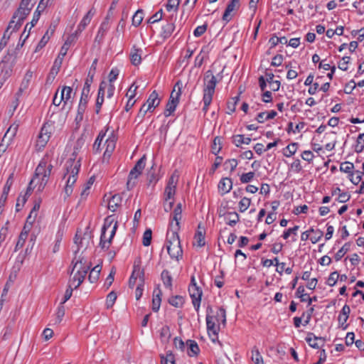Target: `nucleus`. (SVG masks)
<instances>
[{"mask_svg":"<svg viewBox=\"0 0 364 364\" xmlns=\"http://www.w3.org/2000/svg\"><path fill=\"white\" fill-rule=\"evenodd\" d=\"M180 4V0H168L166 4V10L169 12H176Z\"/></svg>","mask_w":364,"mask_h":364,"instance_id":"nucleus-41","label":"nucleus"},{"mask_svg":"<svg viewBox=\"0 0 364 364\" xmlns=\"http://www.w3.org/2000/svg\"><path fill=\"white\" fill-rule=\"evenodd\" d=\"M181 203H179L176 205V208L173 210V220L176 221L175 225H173L172 223L170 224V230H176L178 231L180 230V220L182 218V208Z\"/></svg>","mask_w":364,"mask_h":364,"instance_id":"nucleus-15","label":"nucleus"},{"mask_svg":"<svg viewBox=\"0 0 364 364\" xmlns=\"http://www.w3.org/2000/svg\"><path fill=\"white\" fill-rule=\"evenodd\" d=\"M176 193V188L170 186H166L164 191L165 200L167 201L173 197Z\"/></svg>","mask_w":364,"mask_h":364,"instance_id":"nucleus-64","label":"nucleus"},{"mask_svg":"<svg viewBox=\"0 0 364 364\" xmlns=\"http://www.w3.org/2000/svg\"><path fill=\"white\" fill-rule=\"evenodd\" d=\"M80 264V267L84 266H90L91 267V264H87L86 262V260L84 259V257H80L78 259L76 258V256L73 258L72 261V264L73 265L71 273L73 272L75 268L77 266V264Z\"/></svg>","mask_w":364,"mask_h":364,"instance_id":"nucleus-53","label":"nucleus"},{"mask_svg":"<svg viewBox=\"0 0 364 364\" xmlns=\"http://www.w3.org/2000/svg\"><path fill=\"white\" fill-rule=\"evenodd\" d=\"M114 218L112 215H109L107 217L105 220L104 225L102 228V237H104V233L106 232V230L111 227L112 224L114 223Z\"/></svg>","mask_w":364,"mask_h":364,"instance_id":"nucleus-54","label":"nucleus"},{"mask_svg":"<svg viewBox=\"0 0 364 364\" xmlns=\"http://www.w3.org/2000/svg\"><path fill=\"white\" fill-rule=\"evenodd\" d=\"M105 132H103L102 131H101L100 132V134H98L97 139H95V141L94 142V144H93V150L96 152H98L100 151L101 148H100V146H101V143L105 136Z\"/></svg>","mask_w":364,"mask_h":364,"instance_id":"nucleus-47","label":"nucleus"},{"mask_svg":"<svg viewBox=\"0 0 364 364\" xmlns=\"http://www.w3.org/2000/svg\"><path fill=\"white\" fill-rule=\"evenodd\" d=\"M90 269V266L80 267V269L74 275L73 279L70 281L72 285L74 286V289H77L83 282L87 272Z\"/></svg>","mask_w":364,"mask_h":364,"instance_id":"nucleus-11","label":"nucleus"},{"mask_svg":"<svg viewBox=\"0 0 364 364\" xmlns=\"http://www.w3.org/2000/svg\"><path fill=\"white\" fill-rule=\"evenodd\" d=\"M107 87V84L106 82L102 81L100 84L99 90H98V95L97 97L96 101V105H95V112L96 114H99L102 105L104 102V95L105 93V88Z\"/></svg>","mask_w":364,"mask_h":364,"instance_id":"nucleus-16","label":"nucleus"},{"mask_svg":"<svg viewBox=\"0 0 364 364\" xmlns=\"http://www.w3.org/2000/svg\"><path fill=\"white\" fill-rule=\"evenodd\" d=\"M117 299V294L112 291L108 294L106 299V306L107 309L112 307Z\"/></svg>","mask_w":364,"mask_h":364,"instance_id":"nucleus-55","label":"nucleus"},{"mask_svg":"<svg viewBox=\"0 0 364 364\" xmlns=\"http://www.w3.org/2000/svg\"><path fill=\"white\" fill-rule=\"evenodd\" d=\"M49 139L50 138L47 136H43L39 134L36 141V146H38L39 149L44 148Z\"/></svg>","mask_w":364,"mask_h":364,"instance_id":"nucleus-56","label":"nucleus"},{"mask_svg":"<svg viewBox=\"0 0 364 364\" xmlns=\"http://www.w3.org/2000/svg\"><path fill=\"white\" fill-rule=\"evenodd\" d=\"M188 291L192 299L193 305L196 311H198L202 296V289L198 287H188Z\"/></svg>","mask_w":364,"mask_h":364,"instance_id":"nucleus-12","label":"nucleus"},{"mask_svg":"<svg viewBox=\"0 0 364 364\" xmlns=\"http://www.w3.org/2000/svg\"><path fill=\"white\" fill-rule=\"evenodd\" d=\"M178 232L176 230H168L166 245L171 258L175 259L177 261L183 257V250Z\"/></svg>","mask_w":364,"mask_h":364,"instance_id":"nucleus-1","label":"nucleus"},{"mask_svg":"<svg viewBox=\"0 0 364 364\" xmlns=\"http://www.w3.org/2000/svg\"><path fill=\"white\" fill-rule=\"evenodd\" d=\"M12 55L9 53V56H5L0 62V80L2 81H6L12 74L13 64L9 62Z\"/></svg>","mask_w":364,"mask_h":364,"instance_id":"nucleus-8","label":"nucleus"},{"mask_svg":"<svg viewBox=\"0 0 364 364\" xmlns=\"http://www.w3.org/2000/svg\"><path fill=\"white\" fill-rule=\"evenodd\" d=\"M255 172L250 171L248 173H242L240 176V181L242 183H247L250 182L255 177Z\"/></svg>","mask_w":364,"mask_h":364,"instance_id":"nucleus-59","label":"nucleus"},{"mask_svg":"<svg viewBox=\"0 0 364 364\" xmlns=\"http://www.w3.org/2000/svg\"><path fill=\"white\" fill-rule=\"evenodd\" d=\"M160 99H159V95L156 90H154L149 95L146 102L144 103L147 107H149L150 110L157 107L159 105Z\"/></svg>","mask_w":364,"mask_h":364,"instance_id":"nucleus-22","label":"nucleus"},{"mask_svg":"<svg viewBox=\"0 0 364 364\" xmlns=\"http://www.w3.org/2000/svg\"><path fill=\"white\" fill-rule=\"evenodd\" d=\"M148 183L147 185L155 186L156 183L160 179L161 176L159 175V168H157L155 164H154L148 170L146 173Z\"/></svg>","mask_w":364,"mask_h":364,"instance_id":"nucleus-14","label":"nucleus"},{"mask_svg":"<svg viewBox=\"0 0 364 364\" xmlns=\"http://www.w3.org/2000/svg\"><path fill=\"white\" fill-rule=\"evenodd\" d=\"M27 231H21L18 236V240L15 247V251H17L18 249L21 248L23 246L26 240L27 239Z\"/></svg>","mask_w":364,"mask_h":364,"instance_id":"nucleus-48","label":"nucleus"},{"mask_svg":"<svg viewBox=\"0 0 364 364\" xmlns=\"http://www.w3.org/2000/svg\"><path fill=\"white\" fill-rule=\"evenodd\" d=\"M12 326L10 324H8L2 331L1 341H6L9 338L10 336L12 334Z\"/></svg>","mask_w":364,"mask_h":364,"instance_id":"nucleus-61","label":"nucleus"},{"mask_svg":"<svg viewBox=\"0 0 364 364\" xmlns=\"http://www.w3.org/2000/svg\"><path fill=\"white\" fill-rule=\"evenodd\" d=\"M146 156L144 155L135 164L134 166L130 171L127 182V188L132 190L136 186V180L141 174L146 164Z\"/></svg>","mask_w":364,"mask_h":364,"instance_id":"nucleus-4","label":"nucleus"},{"mask_svg":"<svg viewBox=\"0 0 364 364\" xmlns=\"http://www.w3.org/2000/svg\"><path fill=\"white\" fill-rule=\"evenodd\" d=\"M250 204H251L250 198H248L247 197L242 198L239 203L240 211L241 213L245 212L250 207Z\"/></svg>","mask_w":364,"mask_h":364,"instance_id":"nucleus-52","label":"nucleus"},{"mask_svg":"<svg viewBox=\"0 0 364 364\" xmlns=\"http://www.w3.org/2000/svg\"><path fill=\"white\" fill-rule=\"evenodd\" d=\"M161 295L162 292L159 288V285L154 289L153 292V299H152V311L154 312H158L161 302Z\"/></svg>","mask_w":364,"mask_h":364,"instance_id":"nucleus-19","label":"nucleus"},{"mask_svg":"<svg viewBox=\"0 0 364 364\" xmlns=\"http://www.w3.org/2000/svg\"><path fill=\"white\" fill-rule=\"evenodd\" d=\"M122 200V197L120 194H114L109 199L108 203V208L112 211L115 212L117 208L121 205Z\"/></svg>","mask_w":364,"mask_h":364,"instance_id":"nucleus-28","label":"nucleus"},{"mask_svg":"<svg viewBox=\"0 0 364 364\" xmlns=\"http://www.w3.org/2000/svg\"><path fill=\"white\" fill-rule=\"evenodd\" d=\"M240 0H230L223 15V20L229 22L240 8Z\"/></svg>","mask_w":364,"mask_h":364,"instance_id":"nucleus-10","label":"nucleus"},{"mask_svg":"<svg viewBox=\"0 0 364 364\" xmlns=\"http://www.w3.org/2000/svg\"><path fill=\"white\" fill-rule=\"evenodd\" d=\"M116 140L117 139H116L115 136L109 137V139H107L106 140V141H105L106 149L104 153V157H105L107 156L108 157H109L112 155V154L115 148Z\"/></svg>","mask_w":364,"mask_h":364,"instance_id":"nucleus-30","label":"nucleus"},{"mask_svg":"<svg viewBox=\"0 0 364 364\" xmlns=\"http://www.w3.org/2000/svg\"><path fill=\"white\" fill-rule=\"evenodd\" d=\"M46 161H41L37 168L35 171V175L33 178L35 179V177H38L39 176L42 175V177L45 176L46 173Z\"/></svg>","mask_w":364,"mask_h":364,"instance_id":"nucleus-49","label":"nucleus"},{"mask_svg":"<svg viewBox=\"0 0 364 364\" xmlns=\"http://www.w3.org/2000/svg\"><path fill=\"white\" fill-rule=\"evenodd\" d=\"M152 239V231L150 228L146 229L144 232L142 237V244L144 246H149Z\"/></svg>","mask_w":364,"mask_h":364,"instance_id":"nucleus-45","label":"nucleus"},{"mask_svg":"<svg viewBox=\"0 0 364 364\" xmlns=\"http://www.w3.org/2000/svg\"><path fill=\"white\" fill-rule=\"evenodd\" d=\"M182 83L180 80L177 81L173 91L171 92L169 100L168 101L166 109L164 111L165 117H169L175 110L179 102V97L181 95Z\"/></svg>","mask_w":364,"mask_h":364,"instance_id":"nucleus-5","label":"nucleus"},{"mask_svg":"<svg viewBox=\"0 0 364 364\" xmlns=\"http://www.w3.org/2000/svg\"><path fill=\"white\" fill-rule=\"evenodd\" d=\"M154 28L151 27L152 31L158 35L163 41L170 37L174 31V24H154Z\"/></svg>","mask_w":364,"mask_h":364,"instance_id":"nucleus-9","label":"nucleus"},{"mask_svg":"<svg viewBox=\"0 0 364 364\" xmlns=\"http://www.w3.org/2000/svg\"><path fill=\"white\" fill-rule=\"evenodd\" d=\"M222 149V138L220 136H215L213 141L211 145V151L213 154L218 155V154Z\"/></svg>","mask_w":364,"mask_h":364,"instance_id":"nucleus-36","label":"nucleus"},{"mask_svg":"<svg viewBox=\"0 0 364 364\" xmlns=\"http://www.w3.org/2000/svg\"><path fill=\"white\" fill-rule=\"evenodd\" d=\"M364 149V133L360 134L357 138L356 145L355 146V151L360 153Z\"/></svg>","mask_w":364,"mask_h":364,"instance_id":"nucleus-46","label":"nucleus"},{"mask_svg":"<svg viewBox=\"0 0 364 364\" xmlns=\"http://www.w3.org/2000/svg\"><path fill=\"white\" fill-rule=\"evenodd\" d=\"M137 88H138V86H136L135 88H134V90H133L132 95H129V100H128L127 105L124 107V109L127 112L129 111L136 102L135 100L133 102L132 100L136 95V91Z\"/></svg>","mask_w":364,"mask_h":364,"instance_id":"nucleus-57","label":"nucleus"},{"mask_svg":"<svg viewBox=\"0 0 364 364\" xmlns=\"http://www.w3.org/2000/svg\"><path fill=\"white\" fill-rule=\"evenodd\" d=\"M163 11L160 9L156 14H154L152 16H151L146 23H157L161 21L163 17Z\"/></svg>","mask_w":364,"mask_h":364,"instance_id":"nucleus-60","label":"nucleus"},{"mask_svg":"<svg viewBox=\"0 0 364 364\" xmlns=\"http://www.w3.org/2000/svg\"><path fill=\"white\" fill-rule=\"evenodd\" d=\"M306 343L313 348L318 349L319 348V345L316 341H322L323 343L326 341L325 338L321 336H316L313 333H308L307 336L305 338Z\"/></svg>","mask_w":364,"mask_h":364,"instance_id":"nucleus-26","label":"nucleus"},{"mask_svg":"<svg viewBox=\"0 0 364 364\" xmlns=\"http://www.w3.org/2000/svg\"><path fill=\"white\" fill-rule=\"evenodd\" d=\"M18 127V124L14 123L13 124H11L7 129L6 132L5 133V134L2 139V141L7 140V144H9V142H10L13 139V138L16 136V134L17 133Z\"/></svg>","mask_w":364,"mask_h":364,"instance_id":"nucleus-27","label":"nucleus"},{"mask_svg":"<svg viewBox=\"0 0 364 364\" xmlns=\"http://www.w3.org/2000/svg\"><path fill=\"white\" fill-rule=\"evenodd\" d=\"M350 244L346 242L335 255L336 261H339L350 250Z\"/></svg>","mask_w":364,"mask_h":364,"instance_id":"nucleus-42","label":"nucleus"},{"mask_svg":"<svg viewBox=\"0 0 364 364\" xmlns=\"http://www.w3.org/2000/svg\"><path fill=\"white\" fill-rule=\"evenodd\" d=\"M171 336L168 326H164L160 330V338L163 343H168Z\"/></svg>","mask_w":364,"mask_h":364,"instance_id":"nucleus-35","label":"nucleus"},{"mask_svg":"<svg viewBox=\"0 0 364 364\" xmlns=\"http://www.w3.org/2000/svg\"><path fill=\"white\" fill-rule=\"evenodd\" d=\"M97 61H98V60L97 58H95L93 60V62L91 65V67L88 71V74H87V77L86 80L93 82V78H94V76H95V72H96Z\"/></svg>","mask_w":364,"mask_h":364,"instance_id":"nucleus-51","label":"nucleus"},{"mask_svg":"<svg viewBox=\"0 0 364 364\" xmlns=\"http://www.w3.org/2000/svg\"><path fill=\"white\" fill-rule=\"evenodd\" d=\"M252 353L251 359L255 364H264L262 356L256 346L252 348Z\"/></svg>","mask_w":364,"mask_h":364,"instance_id":"nucleus-39","label":"nucleus"},{"mask_svg":"<svg viewBox=\"0 0 364 364\" xmlns=\"http://www.w3.org/2000/svg\"><path fill=\"white\" fill-rule=\"evenodd\" d=\"M168 303L176 308L181 307L184 304V299L183 296L176 295L173 296L168 299Z\"/></svg>","mask_w":364,"mask_h":364,"instance_id":"nucleus-37","label":"nucleus"},{"mask_svg":"<svg viewBox=\"0 0 364 364\" xmlns=\"http://www.w3.org/2000/svg\"><path fill=\"white\" fill-rule=\"evenodd\" d=\"M139 52H141V50L135 49L134 52L131 53L130 59L134 65H138L141 63V58Z\"/></svg>","mask_w":364,"mask_h":364,"instance_id":"nucleus-44","label":"nucleus"},{"mask_svg":"<svg viewBox=\"0 0 364 364\" xmlns=\"http://www.w3.org/2000/svg\"><path fill=\"white\" fill-rule=\"evenodd\" d=\"M161 278L163 281L164 285L170 289L172 288V277L170 274V272L167 269H164L162 271L161 274Z\"/></svg>","mask_w":364,"mask_h":364,"instance_id":"nucleus-32","label":"nucleus"},{"mask_svg":"<svg viewBox=\"0 0 364 364\" xmlns=\"http://www.w3.org/2000/svg\"><path fill=\"white\" fill-rule=\"evenodd\" d=\"M298 146L299 144L296 142L291 143L284 149V155L286 157H291L296 153Z\"/></svg>","mask_w":364,"mask_h":364,"instance_id":"nucleus-40","label":"nucleus"},{"mask_svg":"<svg viewBox=\"0 0 364 364\" xmlns=\"http://www.w3.org/2000/svg\"><path fill=\"white\" fill-rule=\"evenodd\" d=\"M117 226H118L117 221H115L114 225L112 229L110 236L108 240L106 239V235H105L106 232L104 233L103 238L102 237V235H100V246L101 247L102 249L107 250L109 248V245L112 242V240L116 233Z\"/></svg>","mask_w":364,"mask_h":364,"instance_id":"nucleus-21","label":"nucleus"},{"mask_svg":"<svg viewBox=\"0 0 364 364\" xmlns=\"http://www.w3.org/2000/svg\"><path fill=\"white\" fill-rule=\"evenodd\" d=\"M148 112H152L153 110H150L149 107H147L146 105L144 104L141 107L137 115L136 116L134 122H137L139 124H141L143 122L144 118Z\"/></svg>","mask_w":364,"mask_h":364,"instance_id":"nucleus-34","label":"nucleus"},{"mask_svg":"<svg viewBox=\"0 0 364 364\" xmlns=\"http://www.w3.org/2000/svg\"><path fill=\"white\" fill-rule=\"evenodd\" d=\"M205 229L204 228L201 227V224L200 223L198 226V230L194 236V239L196 242L197 246L201 247L205 245Z\"/></svg>","mask_w":364,"mask_h":364,"instance_id":"nucleus-24","label":"nucleus"},{"mask_svg":"<svg viewBox=\"0 0 364 364\" xmlns=\"http://www.w3.org/2000/svg\"><path fill=\"white\" fill-rule=\"evenodd\" d=\"M215 316L206 315V325L208 333H210L211 331L213 334L217 337L220 331V325L216 326L215 324Z\"/></svg>","mask_w":364,"mask_h":364,"instance_id":"nucleus-20","label":"nucleus"},{"mask_svg":"<svg viewBox=\"0 0 364 364\" xmlns=\"http://www.w3.org/2000/svg\"><path fill=\"white\" fill-rule=\"evenodd\" d=\"M92 81L85 80V85L82 91L81 97L77 107V112L75 117L77 123H80L83 119V115L87 108L89 99L90 86Z\"/></svg>","mask_w":364,"mask_h":364,"instance_id":"nucleus-3","label":"nucleus"},{"mask_svg":"<svg viewBox=\"0 0 364 364\" xmlns=\"http://www.w3.org/2000/svg\"><path fill=\"white\" fill-rule=\"evenodd\" d=\"M144 19V11L142 9L137 10L132 16V23H142Z\"/></svg>","mask_w":364,"mask_h":364,"instance_id":"nucleus-62","label":"nucleus"},{"mask_svg":"<svg viewBox=\"0 0 364 364\" xmlns=\"http://www.w3.org/2000/svg\"><path fill=\"white\" fill-rule=\"evenodd\" d=\"M86 25L87 24H79L78 28L75 32L68 36L66 41L61 47L60 51L58 54L59 56H61L63 58H64L72 43L77 40L78 33H80L82 31H83L85 28Z\"/></svg>","mask_w":364,"mask_h":364,"instance_id":"nucleus-7","label":"nucleus"},{"mask_svg":"<svg viewBox=\"0 0 364 364\" xmlns=\"http://www.w3.org/2000/svg\"><path fill=\"white\" fill-rule=\"evenodd\" d=\"M265 77L267 83L269 84V88L271 90L276 92L279 90L281 82L279 80H274V74L272 73H269L268 70L265 71Z\"/></svg>","mask_w":364,"mask_h":364,"instance_id":"nucleus-23","label":"nucleus"},{"mask_svg":"<svg viewBox=\"0 0 364 364\" xmlns=\"http://www.w3.org/2000/svg\"><path fill=\"white\" fill-rule=\"evenodd\" d=\"M338 279V272H336V271L333 272L330 274V275L327 279L326 284L330 287H333L336 284Z\"/></svg>","mask_w":364,"mask_h":364,"instance_id":"nucleus-58","label":"nucleus"},{"mask_svg":"<svg viewBox=\"0 0 364 364\" xmlns=\"http://www.w3.org/2000/svg\"><path fill=\"white\" fill-rule=\"evenodd\" d=\"M354 165L353 163L349 161H345L340 166V171L350 175L353 173Z\"/></svg>","mask_w":364,"mask_h":364,"instance_id":"nucleus-43","label":"nucleus"},{"mask_svg":"<svg viewBox=\"0 0 364 364\" xmlns=\"http://www.w3.org/2000/svg\"><path fill=\"white\" fill-rule=\"evenodd\" d=\"M21 25L22 24H14V26H12L11 24H9L0 41V50H1L7 45L8 41L10 38V36L12 35L13 32L18 31Z\"/></svg>","mask_w":364,"mask_h":364,"instance_id":"nucleus-13","label":"nucleus"},{"mask_svg":"<svg viewBox=\"0 0 364 364\" xmlns=\"http://www.w3.org/2000/svg\"><path fill=\"white\" fill-rule=\"evenodd\" d=\"M48 31H47L45 33V35L42 37L40 42L38 43L37 46L36 48V50H35L36 52L42 49L46 45L48 41H49L50 36L48 35Z\"/></svg>","mask_w":364,"mask_h":364,"instance_id":"nucleus-63","label":"nucleus"},{"mask_svg":"<svg viewBox=\"0 0 364 364\" xmlns=\"http://www.w3.org/2000/svg\"><path fill=\"white\" fill-rule=\"evenodd\" d=\"M63 60V57L58 55L57 58L55 60V61L53 63V65L52 66V68L50 69L49 75L48 77V80L50 79L51 77L53 80L55 77V76L58 75V72L60 71Z\"/></svg>","mask_w":364,"mask_h":364,"instance_id":"nucleus-25","label":"nucleus"},{"mask_svg":"<svg viewBox=\"0 0 364 364\" xmlns=\"http://www.w3.org/2000/svg\"><path fill=\"white\" fill-rule=\"evenodd\" d=\"M43 136H47L48 138H50L52 134V125L48 122H46L43 124L40 133Z\"/></svg>","mask_w":364,"mask_h":364,"instance_id":"nucleus-50","label":"nucleus"},{"mask_svg":"<svg viewBox=\"0 0 364 364\" xmlns=\"http://www.w3.org/2000/svg\"><path fill=\"white\" fill-rule=\"evenodd\" d=\"M65 167L67 173H70V176L77 177L80 168V160L75 161V159H70L66 161Z\"/></svg>","mask_w":364,"mask_h":364,"instance_id":"nucleus-17","label":"nucleus"},{"mask_svg":"<svg viewBox=\"0 0 364 364\" xmlns=\"http://www.w3.org/2000/svg\"><path fill=\"white\" fill-rule=\"evenodd\" d=\"M109 28V24H101V26L100 27L97 34L95 37V41L98 42V43H100Z\"/></svg>","mask_w":364,"mask_h":364,"instance_id":"nucleus-38","label":"nucleus"},{"mask_svg":"<svg viewBox=\"0 0 364 364\" xmlns=\"http://www.w3.org/2000/svg\"><path fill=\"white\" fill-rule=\"evenodd\" d=\"M218 188L222 196L229 193L232 188V179L228 177L221 178L218 183Z\"/></svg>","mask_w":364,"mask_h":364,"instance_id":"nucleus-18","label":"nucleus"},{"mask_svg":"<svg viewBox=\"0 0 364 364\" xmlns=\"http://www.w3.org/2000/svg\"><path fill=\"white\" fill-rule=\"evenodd\" d=\"M203 81V96H205L207 100L209 97H213L218 80L216 77L213 74L212 70H208L204 74Z\"/></svg>","mask_w":364,"mask_h":364,"instance_id":"nucleus-6","label":"nucleus"},{"mask_svg":"<svg viewBox=\"0 0 364 364\" xmlns=\"http://www.w3.org/2000/svg\"><path fill=\"white\" fill-rule=\"evenodd\" d=\"M36 0H21L18 9L14 13L9 23H21L30 14Z\"/></svg>","mask_w":364,"mask_h":364,"instance_id":"nucleus-2","label":"nucleus"},{"mask_svg":"<svg viewBox=\"0 0 364 364\" xmlns=\"http://www.w3.org/2000/svg\"><path fill=\"white\" fill-rule=\"evenodd\" d=\"M101 270H102V266L101 265L97 264L96 266H95L90 270V272L89 276H88V280L91 283L96 282L98 280L99 277H100V274Z\"/></svg>","mask_w":364,"mask_h":364,"instance_id":"nucleus-31","label":"nucleus"},{"mask_svg":"<svg viewBox=\"0 0 364 364\" xmlns=\"http://www.w3.org/2000/svg\"><path fill=\"white\" fill-rule=\"evenodd\" d=\"M186 344L188 346V355L190 357L197 356L200 352L198 343L194 340H187Z\"/></svg>","mask_w":364,"mask_h":364,"instance_id":"nucleus-29","label":"nucleus"},{"mask_svg":"<svg viewBox=\"0 0 364 364\" xmlns=\"http://www.w3.org/2000/svg\"><path fill=\"white\" fill-rule=\"evenodd\" d=\"M251 140V138L245 137L242 134H237L232 136V143L237 147L241 146L242 144H249Z\"/></svg>","mask_w":364,"mask_h":364,"instance_id":"nucleus-33","label":"nucleus"}]
</instances>
